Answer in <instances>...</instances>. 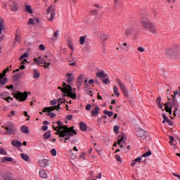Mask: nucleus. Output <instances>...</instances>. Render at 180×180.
I'll return each mask as SVG.
<instances>
[{"label":"nucleus","instance_id":"1","mask_svg":"<svg viewBox=\"0 0 180 180\" xmlns=\"http://www.w3.org/2000/svg\"><path fill=\"white\" fill-rule=\"evenodd\" d=\"M57 124L58 127H53V129L57 131V134L59 135L60 141H64V143H67L71 137L77 134V131L74 130L73 127L69 128L63 125L61 121H58Z\"/></svg>","mask_w":180,"mask_h":180},{"label":"nucleus","instance_id":"2","mask_svg":"<svg viewBox=\"0 0 180 180\" xmlns=\"http://www.w3.org/2000/svg\"><path fill=\"white\" fill-rule=\"evenodd\" d=\"M141 23L143 27L145 28L146 30H148V32H150V33H152V34H157V33H158V30H157L155 24L150 22V20H148V19H142Z\"/></svg>","mask_w":180,"mask_h":180},{"label":"nucleus","instance_id":"3","mask_svg":"<svg viewBox=\"0 0 180 180\" xmlns=\"http://www.w3.org/2000/svg\"><path fill=\"white\" fill-rule=\"evenodd\" d=\"M58 89H61L63 96H69L72 99H77V94H75V90L72 89V87H71V86L68 85L64 88H61L60 86H59L58 87Z\"/></svg>","mask_w":180,"mask_h":180},{"label":"nucleus","instance_id":"4","mask_svg":"<svg viewBox=\"0 0 180 180\" xmlns=\"http://www.w3.org/2000/svg\"><path fill=\"white\" fill-rule=\"evenodd\" d=\"M35 64H38L41 67H44V68H50L49 66L51 65V59L49 57L46 56L45 58H35L34 59Z\"/></svg>","mask_w":180,"mask_h":180},{"label":"nucleus","instance_id":"5","mask_svg":"<svg viewBox=\"0 0 180 180\" xmlns=\"http://www.w3.org/2000/svg\"><path fill=\"white\" fill-rule=\"evenodd\" d=\"M46 18L49 22L54 20V16H56V7L53 5H51L46 11Z\"/></svg>","mask_w":180,"mask_h":180},{"label":"nucleus","instance_id":"6","mask_svg":"<svg viewBox=\"0 0 180 180\" xmlns=\"http://www.w3.org/2000/svg\"><path fill=\"white\" fill-rule=\"evenodd\" d=\"M27 96L28 95L27 91H25L24 93L18 91L14 94V98H15V99L20 102H25V101L27 99Z\"/></svg>","mask_w":180,"mask_h":180},{"label":"nucleus","instance_id":"7","mask_svg":"<svg viewBox=\"0 0 180 180\" xmlns=\"http://www.w3.org/2000/svg\"><path fill=\"white\" fill-rule=\"evenodd\" d=\"M53 110H56V108H54V107H46L43 109L42 112L44 113H46V112H47L46 116H50V117L54 119V117H56V114L53 112H53Z\"/></svg>","mask_w":180,"mask_h":180},{"label":"nucleus","instance_id":"8","mask_svg":"<svg viewBox=\"0 0 180 180\" xmlns=\"http://www.w3.org/2000/svg\"><path fill=\"white\" fill-rule=\"evenodd\" d=\"M147 134H148V132L140 128H137L135 131V135H136L137 137H140L141 139H146Z\"/></svg>","mask_w":180,"mask_h":180},{"label":"nucleus","instance_id":"9","mask_svg":"<svg viewBox=\"0 0 180 180\" xmlns=\"http://www.w3.org/2000/svg\"><path fill=\"white\" fill-rule=\"evenodd\" d=\"M6 130H7L8 134H13L15 132V124L11 122L6 123Z\"/></svg>","mask_w":180,"mask_h":180},{"label":"nucleus","instance_id":"10","mask_svg":"<svg viewBox=\"0 0 180 180\" xmlns=\"http://www.w3.org/2000/svg\"><path fill=\"white\" fill-rule=\"evenodd\" d=\"M39 167H41L42 168H46V167H49L50 164V161L47 159H41L38 162Z\"/></svg>","mask_w":180,"mask_h":180},{"label":"nucleus","instance_id":"11","mask_svg":"<svg viewBox=\"0 0 180 180\" xmlns=\"http://www.w3.org/2000/svg\"><path fill=\"white\" fill-rule=\"evenodd\" d=\"M39 176L41 178H42L43 179H47L49 178V176L47 175V172H46V170H44L43 169H39Z\"/></svg>","mask_w":180,"mask_h":180},{"label":"nucleus","instance_id":"12","mask_svg":"<svg viewBox=\"0 0 180 180\" xmlns=\"http://www.w3.org/2000/svg\"><path fill=\"white\" fill-rule=\"evenodd\" d=\"M116 82L120 86L121 91H124V89H127V87H126V85L123 84V82L120 79H116Z\"/></svg>","mask_w":180,"mask_h":180},{"label":"nucleus","instance_id":"13","mask_svg":"<svg viewBox=\"0 0 180 180\" xmlns=\"http://www.w3.org/2000/svg\"><path fill=\"white\" fill-rule=\"evenodd\" d=\"M126 136L123 135L122 138L118 141V145L121 148H123L124 146L126 145Z\"/></svg>","mask_w":180,"mask_h":180},{"label":"nucleus","instance_id":"14","mask_svg":"<svg viewBox=\"0 0 180 180\" xmlns=\"http://www.w3.org/2000/svg\"><path fill=\"white\" fill-rule=\"evenodd\" d=\"M8 4L10 5V6L11 8V11L12 12H17L18 8V5H16L15 4V1H10L8 2Z\"/></svg>","mask_w":180,"mask_h":180},{"label":"nucleus","instance_id":"15","mask_svg":"<svg viewBox=\"0 0 180 180\" xmlns=\"http://www.w3.org/2000/svg\"><path fill=\"white\" fill-rule=\"evenodd\" d=\"M162 116L163 118L162 123H167L169 126H172V122H171V120L168 118V117H167V115H165V114H162Z\"/></svg>","mask_w":180,"mask_h":180},{"label":"nucleus","instance_id":"16","mask_svg":"<svg viewBox=\"0 0 180 180\" xmlns=\"http://www.w3.org/2000/svg\"><path fill=\"white\" fill-rule=\"evenodd\" d=\"M66 79L67 82H68L69 84L72 82V81H74V73H68L66 75Z\"/></svg>","mask_w":180,"mask_h":180},{"label":"nucleus","instance_id":"17","mask_svg":"<svg viewBox=\"0 0 180 180\" xmlns=\"http://www.w3.org/2000/svg\"><path fill=\"white\" fill-rule=\"evenodd\" d=\"M176 95H179V96H180V91H174V96H172V105H176V100H175V96H176Z\"/></svg>","mask_w":180,"mask_h":180},{"label":"nucleus","instance_id":"18","mask_svg":"<svg viewBox=\"0 0 180 180\" xmlns=\"http://www.w3.org/2000/svg\"><path fill=\"white\" fill-rule=\"evenodd\" d=\"M1 162H12L13 161V158L11 157H4L1 159Z\"/></svg>","mask_w":180,"mask_h":180},{"label":"nucleus","instance_id":"19","mask_svg":"<svg viewBox=\"0 0 180 180\" xmlns=\"http://www.w3.org/2000/svg\"><path fill=\"white\" fill-rule=\"evenodd\" d=\"M11 144L13 147H22V142L18 140H13Z\"/></svg>","mask_w":180,"mask_h":180},{"label":"nucleus","instance_id":"20","mask_svg":"<svg viewBox=\"0 0 180 180\" xmlns=\"http://www.w3.org/2000/svg\"><path fill=\"white\" fill-rule=\"evenodd\" d=\"M98 37L101 41H106V40H108V35L103 33H100Z\"/></svg>","mask_w":180,"mask_h":180},{"label":"nucleus","instance_id":"21","mask_svg":"<svg viewBox=\"0 0 180 180\" xmlns=\"http://www.w3.org/2000/svg\"><path fill=\"white\" fill-rule=\"evenodd\" d=\"M79 127L80 129L82 130V131H86V129H88V127L86 126V124H85V122H80Z\"/></svg>","mask_w":180,"mask_h":180},{"label":"nucleus","instance_id":"22","mask_svg":"<svg viewBox=\"0 0 180 180\" xmlns=\"http://www.w3.org/2000/svg\"><path fill=\"white\" fill-rule=\"evenodd\" d=\"M20 130L22 133H24L25 134H29V128H27V127L22 125L20 128Z\"/></svg>","mask_w":180,"mask_h":180},{"label":"nucleus","instance_id":"23","mask_svg":"<svg viewBox=\"0 0 180 180\" xmlns=\"http://www.w3.org/2000/svg\"><path fill=\"white\" fill-rule=\"evenodd\" d=\"M165 110H166L167 113H169V115H172V110H171L172 109V108L168 105V103L165 104Z\"/></svg>","mask_w":180,"mask_h":180},{"label":"nucleus","instance_id":"24","mask_svg":"<svg viewBox=\"0 0 180 180\" xmlns=\"http://www.w3.org/2000/svg\"><path fill=\"white\" fill-rule=\"evenodd\" d=\"M33 78L35 79H39V78H40V73L36 69L33 70Z\"/></svg>","mask_w":180,"mask_h":180},{"label":"nucleus","instance_id":"25","mask_svg":"<svg viewBox=\"0 0 180 180\" xmlns=\"http://www.w3.org/2000/svg\"><path fill=\"white\" fill-rule=\"evenodd\" d=\"M96 77L98 78H105L106 77V74L104 71H100L96 73Z\"/></svg>","mask_w":180,"mask_h":180},{"label":"nucleus","instance_id":"26","mask_svg":"<svg viewBox=\"0 0 180 180\" xmlns=\"http://www.w3.org/2000/svg\"><path fill=\"white\" fill-rule=\"evenodd\" d=\"M143 157L136 158L134 162L131 164V167H134L136 165V162H141Z\"/></svg>","mask_w":180,"mask_h":180},{"label":"nucleus","instance_id":"27","mask_svg":"<svg viewBox=\"0 0 180 180\" xmlns=\"http://www.w3.org/2000/svg\"><path fill=\"white\" fill-rule=\"evenodd\" d=\"M113 91L117 98H119V96H120V94L119 93V89L117 88V86H114Z\"/></svg>","mask_w":180,"mask_h":180},{"label":"nucleus","instance_id":"28","mask_svg":"<svg viewBox=\"0 0 180 180\" xmlns=\"http://www.w3.org/2000/svg\"><path fill=\"white\" fill-rule=\"evenodd\" d=\"M25 11L28 13H30V14L33 13V9H32V6H30V5L25 6Z\"/></svg>","mask_w":180,"mask_h":180},{"label":"nucleus","instance_id":"29","mask_svg":"<svg viewBox=\"0 0 180 180\" xmlns=\"http://www.w3.org/2000/svg\"><path fill=\"white\" fill-rule=\"evenodd\" d=\"M99 113V107H95V108L91 112L92 116H96Z\"/></svg>","mask_w":180,"mask_h":180},{"label":"nucleus","instance_id":"30","mask_svg":"<svg viewBox=\"0 0 180 180\" xmlns=\"http://www.w3.org/2000/svg\"><path fill=\"white\" fill-rule=\"evenodd\" d=\"M131 34H133V28H128L125 31V36H131Z\"/></svg>","mask_w":180,"mask_h":180},{"label":"nucleus","instance_id":"31","mask_svg":"<svg viewBox=\"0 0 180 180\" xmlns=\"http://www.w3.org/2000/svg\"><path fill=\"white\" fill-rule=\"evenodd\" d=\"M8 95L9 93L8 91H4L0 94V98H2V99H6V96H8Z\"/></svg>","mask_w":180,"mask_h":180},{"label":"nucleus","instance_id":"32","mask_svg":"<svg viewBox=\"0 0 180 180\" xmlns=\"http://www.w3.org/2000/svg\"><path fill=\"white\" fill-rule=\"evenodd\" d=\"M20 157L24 161H29V155L25 153H21Z\"/></svg>","mask_w":180,"mask_h":180},{"label":"nucleus","instance_id":"33","mask_svg":"<svg viewBox=\"0 0 180 180\" xmlns=\"http://www.w3.org/2000/svg\"><path fill=\"white\" fill-rule=\"evenodd\" d=\"M25 58H29V53H23L19 58L20 61H22V60Z\"/></svg>","mask_w":180,"mask_h":180},{"label":"nucleus","instance_id":"34","mask_svg":"<svg viewBox=\"0 0 180 180\" xmlns=\"http://www.w3.org/2000/svg\"><path fill=\"white\" fill-rule=\"evenodd\" d=\"M0 155H8V152L4 148L0 147Z\"/></svg>","mask_w":180,"mask_h":180},{"label":"nucleus","instance_id":"35","mask_svg":"<svg viewBox=\"0 0 180 180\" xmlns=\"http://www.w3.org/2000/svg\"><path fill=\"white\" fill-rule=\"evenodd\" d=\"M104 115H107V116H108L109 117H112V116H113V112L112 111H107L106 110H105L103 111Z\"/></svg>","mask_w":180,"mask_h":180},{"label":"nucleus","instance_id":"36","mask_svg":"<svg viewBox=\"0 0 180 180\" xmlns=\"http://www.w3.org/2000/svg\"><path fill=\"white\" fill-rule=\"evenodd\" d=\"M68 46L72 51H74V44H72V41H71V40L68 41Z\"/></svg>","mask_w":180,"mask_h":180},{"label":"nucleus","instance_id":"37","mask_svg":"<svg viewBox=\"0 0 180 180\" xmlns=\"http://www.w3.org/2000/svg\"><path fill=\"white\" fill-rule=\"evenodd\" d=\"M6 82H8V78L5 77V78H1L0 79V84L1 85H5V84H6Z\"/></svg>","mask_w":180,"mask_h":180},{"label":"nucleus","instance_id":"38","mask_svg":"<svg viewBox=\"0 0 180 180\" xmlns=\"http://www.w3.org/2000/svg\"><path fill=\"white\" fill-rule=\"evenodd\" d=\"M57 39H58V31H56L53 34V37L52 38V41H56Z\"/></svg>","mask_w":180,"mask_h":180},{"label":"nucleus","instance_id":"39","mask_svg":"<svg viewBox=\"0 0 180 180\" xmlns=\"http://www.w3.org/2000/svg\"><path fill=\"white\" fill-rule=\"evenodd\" d=\"M86 39V36L80 37V38H79L80 44L83 45L85 43Z\"/></svg>","mask_w":180,"mask_h":180},{"label":"nucleus","instance_id":"40","mask_svg":"<svg viewBox=\"0 0 180 180\" xmlns=\"http://www.w3.org/2000/svg\"><path fill=\"white\" fill-rule=\"evenodd\" d=\"M174 140H175V138H174V136H169V144L170 146H173V147H175V144L172 143H174Z\"/></svg>","mask_w":180,"mask_h":180},{"label":"nucleus","instance_id":"41","mask_svg":"<svg viewBox=\"0 0 180 180\" xmlns=\"http://www.w3.org/2000/svg\"><path fill=\"white\" fill-rule=\"evenodd\" d=\"M0 29H5V22H4V19L0 20Z\"/></svg>","mask_w":180,"mask_h":180},{"label":"nucleus","instance_id":"42","mask_svg":"<svg viewBox=\"0 0 180 180\" xmlns=\"http://www.w3.org/2000/svg\"><path fill=\"white\" fill-rule=\"evenodd\" d=\"M113 130L115 134H119V126L117 125L114 126Z\"/></svg>","mask_w":180,"mask_h":180},{"label":"nucleus","instance_id":"43","mask_svg":"<svg viewBox=\"0 0 180 180\" xmlns=\"http://www.w3.org/2000/svg\"><path fill=\"white\" fill-rule=\"evenodd\" d=\"M50 136H51V134H50V131H47L44 134V139H49L50 137Z\"/></svg>","mask_w":180,"mask_h":180},{"label":"nucleus","instance_id":"44","mask_svg":"<svg viewBox=\"0 0 180 180\" xmlns=\"http://www.w3.org/2000/svg\"><path fill=\"white\" fill-rule=\"evenodd\" d=\"M86 155V152H83L79 157V158L82 160H86L85 155Z\"/></svg>","mask_w":180,"mask_h":180},{"label":"nucleus","instance_id":"45","mask_svg":"<svg viewBox=\"0 0 180 180\" xmlns=\"http://www.w3.org/2000/svg\"><path fill=\"white\" fill-rule=\"evenodd\" d=\"M150 155H151V151H148L146 153H144L143 155H142V158H146V157H150Z\"/></svg>","mask_w":180,"mask_h":180},{"label":"nucleus","instance_id":"46","mask_svg":"<svg viewBox=\"0 0 180 180\" xmlns=\"http://www.w3.org/2000/svg\"><path fill=\"white\" fill-rule=\"evenodd\" d=\"M51 155H53V157H56V155H57V150H56L55 148L52 149L51 150Z\"/></svg>","mask_w":180,"mask_h":180},{"label":"nucleus","instance_id":"47","mask_svg":"<svg viewBox=\"0 0 180 180\" xmlns=\"http://www.w3.org/2000/svg\"><path fill=\"white\" fill-rule=\"evenodd\" d=\"M122 92L127 98V96H129V90H127V89L122 90Z\"/></svg>","mask_w":180,"mask_h":180},{"label":"nucleus","instance_id":"48","mask_svg":"<svg viewBox=\"0 0 180 180\" xmlns=\"http://www.w3.org/2000/svg\"><path fill=\"white\" fill-rule=\"evenodd\" d=\"M27 25H29V26H30V25H34V20H33V18H30L27 22Z\"/></svg>","mask_w":180,"mask_h":180},{"label":"nucleus","instance_id":"49","mask_svg":"<svg viewBox=\"0 0 180 180\" xmlns=\"http://www.w3.org/2000/svg\"><path fill=\"white\" fill-rule=\"evenodd\" d=\"M165 53L166 54H167V56H171V53H172V50H171V49H167L165 50Z\"/></svg>","mask_w":180,"mask_h":180},{"label":"nucleus","instance_id":"50","mask_svg":"<svg viewBox=\"0 0 180 180\" xmlns=\"http://www.w3.org/2000/svg\"><path fill=\"white\" fill-rule=\"evenodd\" d=\"M65 98H64V96H63V98H59L58 99V102L60 103H64V102H65Z\"/></svg>","mask_w":180,"mask_h":180},{"label":"nucleus","instance_id":"51","mask_svg":"<svg viewBox=\"0 0 180 180\" xmlns=\"http://www.w3.org/2000/svg\"><path fill=\"white\" fill-rule=\"evenodd\" d=\"M51 105L52 106H56V105H57V100L54 99V100L51 101Z\"/></svg>","mask_w":180,"mask_h":180},{"label":"nucleus","instance_id":"52","mask_svg":"<svg viewBox=\"0 0 180 180\" xmlns=\"http://www.w3.org/2000/svg\"><path fill=\"white\" fill-rule=\"evenodd\" d=\"M39 50H42V51H44V50H46V46L43 44H40L39 46Z\"/></svg>","mask_w":180,"mask_h":180},{"label":"nucleus","instance_id":"53","mask_svg":"<svg viewBox=\"0 0 180 180\" xmlns=\"http://www.w3.org/2000/svg\"><path fill=\"white\" fill-rule=\"evenodd\" d=\"M156 103L158 105L161 104V97H158L156 99Z\"/></svg>","mask_w":180,"mask_h":180},{"label":"nucleus","instance_id":"54","mask_svg":"<svg viewBox=\"0 0 180 180\" xmlns=\"http://www.w3.org/2000/svg\"><path fill=\"white\" fill-rule=\"evenodd\" d=\"M115 159L117 160V161H119V162L122 161V158H120V155H115Z\"/></svg>","mask_w":180,"mask_h":180},{"label":"nucleus","instance_id":"55","mask_svg":"<svg viewBox=\"0 0 180 180\" xmlns=\"http://www.w3.org/2000/svg\"><path fill=\"white\" fill-rule=\"evenodd\" d=\"M138 51H140V53H144L145 49H144V48L140 46L138 48Z\"/></svg>","mask_w":180,"mask_h":180},{"label":"nucleus","instance_id":"56","mask_svg":"<svg viewBox=\"0 0 180 180\" xmlns=\"http://www.w3.org/2000/svg\"><path fill=\"white\" fill-rule=\"evenodd\" d=\"M15 111H11L10 114L8 115V117H12V116H15Z\"/></svg>","mask_w":180,"mask_h":180},{"label":"nucleus","instance_id":"57","mask_svg":"<svg viewBox=\"0 0 180 180\" xmlns=\"http://www.w3.org/2000/svg\"><path fill=\"white\" fill-rule=\"evenodd\" d=\"M91 104H88L86 106V110H91Z\"/></svg>","mask_w":180,"mask_h":180},{"label":"nucleus","instance_id":"58","mask_svg":"<svg viewBox=\"0 0 180 180\" xmlns=\"http://www.w3.org/2000/svg\"><path fill=\"white\" fill-rule=\"evenodd\" d=\"M91 13V15H96V13H98V10H92Z\"/></svg>","mask_w":180,"mask_h":180},{"label":"nucleus","instance_id":"59","mask_svg":"<svg viewBox=\"0 0 180 180\" xmlns=\"http://www.w3.org/2000/svg\"><path fill=\"white\" fill-rule=\"evenodd\" d=\"M15 43H19V36L15 35Z\"/></svg>","mask_w":180,"mask_h":180},{"label":"nucleus","instance_id":"60","mask_svg":"<svg viewBox=\"0 0 180 180\" xmlns=\"http://www.w3.org/2000/svg\"><path fill=\"white\" fill-rule=\"evenodd\" d=\"M109 82V79L106 78L103 80V84H108Z\"/></svg>","mask_w":180,"mask_h":180},{"label":"nucleus","instance_id":"61","mask_svg":"<svg viewBox=\"0 0 180 180\" xmlns=\"http://www.w3.org/2000/svg\"><path fill=\"white\" fill-rule=\"evenodd\" d=\"M67 120H72V115H69L67 116Z\"/></svg>","mask_w":180,"mask_h":180},{"label":"nucleus","instance_id":"62","mask_svg":"<svg viewBox=\"0 0 180 180\" xmlns=\"http://www.w3.org/2000/svg\"><path fill=\"white\" fill-rule=\"evenodd\" d=\"M48 129H49V127H47V126H43V127H42V130H43L44 131H47Z\"/></svg>","mask_w":180,"mask_h":180},{"label":"nucleus","instance_id":"63","mask_svg":"<svg viewBox=\"0 0 180 180\" xmlns=\"http://www.w3.org/2000/svg\"><path fill=\"white\" fill-rule=\"evenodd\" d=\"M6 88L7 89H13V86L12 84H11L10 86H6Z\"/></svg>","mask_w":180,"mask_h":180},{"label":"nucleus","instance_id":"64","mask_svg":"<svg viewBox=\"0 0 180 180\" xmlns=\"http://www.w3.org/2000/svg\"><path fill=\"white\" fill-rule=\"evenodd\" d=\"M173 175H174V176H176V178H178V179H180V175L179 174L174 173Z\"/></svg>","mask_w":180,"mask_h":180}]
</instances>
